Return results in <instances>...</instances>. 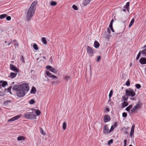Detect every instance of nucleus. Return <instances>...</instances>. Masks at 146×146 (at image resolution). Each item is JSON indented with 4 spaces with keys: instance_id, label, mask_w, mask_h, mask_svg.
Wrapping results in <instances>:
<instances>
[{
    "instance_id": "obj_1",
    "label": "nucleus",
    "mask_w": 146,
    "mask_h": 146,
    "mask_svg": "<svg viewBox=\"0 0 146 146\" xmlns=\"http://www.w3.org/2000/svg\"><path fill=\"white\" fill-rule=\"evenodd\" d=\"M13 89L17 91V96L18 97H22L25 94V91H28L29 88L28 84L24 83L20 85H14Z\"/></svg>"
},
{
    "instance_id": "obj_2",
    "label": "nucleus",
    "mask_w": 146,
    "mask_h": 146,
    "mask_svg": "<svg viewBox=\"0 0 146 146\" xmlns=\"http://www.w3.org/2000/svg\"><path fill=\"white\" fill-rule=\"evenodd\" d=\"M35 10L29 8L26 15V18L28 21H30L32 17Z\"/></svg>"
},
{
    "instance_id": "obj_3",
    "label": "nucleus",
    "mask_w": 146,
    "mask_h": 146,
    "mask_svg": "<svg viewBox=\"0 0 146 146\" xmlns=\"http://www.w3.org/2000/svg\"><path fill=\"white\" fill-rule=\"evenodd\" d=\"M125 95L128 97L131 96L133 97L136 95L135 92L131 88H129L128 89H126L125 90Z\"/></svg>"
},
{
    "instance_id": "obj_4",
    "label": "nucleus",
    "mask_w": 146,
    "mask_h": 146,
    "mask_svg": "<svg viewBox=\"0 0 146 146\" xmlns=\"http://www.w3.org/2000/svg\"><path fill=\"white\" fill-rule=\"evenodd\" d=\"M25 118L27 119H36V115L32 112H27L24 114Z\"/></svg>"
},
{
    "instance_id": "obj_5",
    "label": "nucleus",
    "mask_w": 146,
    "mask_h": 146,
    "mask_svg": "<svg viewBox=\"0 0 146 146\" xmlns=\"http://www.w3.org/2000/svg\"><path fill=\"white\" fill-rule=\"evenodd\" d=\"M87 51L88 54L90 56H92L94 53V51L92 48L90 46H88L87 47Z\"/></svg>"
},
{
    "instance_id": "obj_6",
    "label": "nucleus",
    "mask_w": 146,
    "mask_h": 146,
    "mask_svg": "<svg viewBox=\"0 0 146 146\" xmlns=\"http://www.w3.org/2000/svg\"><path fill=\"white\" fill-rule=\"evenodd\" d=\"M110 133L108 125L107 124L105 125L104 127L103 133L104 134L106 135L109 134Z\"/></svg>"
},
{
    "instance_id": "obj_7",
    "label": "nucleus",
    "mask_w": 146,
    "mask_h": 146,
    "mask_svg": "<svg viewBox=\"0 0 146 146\" xmlns=\"http://www.w3.org/2000/svg\"><path fill=\"white\" fill-rule=\"evenodd\" d=\"M46 74L48 77L51 78L52 80H56L58 79V78L55 75H52L51 73L49 71H46Z\"/></svg>"
},
{
    "instance_id": "obj_8",
    "label": "nucleus",
    "mask_w": 146,
    "mask_h": 146,
    "mask_svg": "<svg viewBox=\"0 0 146 146\" xmlns=\"http://www.w3.org/2000/svg\"><path fill=\"white\" fill-rule=\"evenodd\" d=\"M10 69L12 70L15 72H19V69L17 68L15 66L11 64H10Z\"/></svg>"
},
{
    "instance_id": "obj_9",
    "label": "nucleus",
    "mask_w": 146,
    "mask_h": 146,
    "mask_svg": "<svg viewBox=\"0 0 146 146\" xmlns=\"http://www.w3.org/2000/svg\"><path fill=\"white\" fill-rule=\"evenodd\" d=\"M46 68L47 70H48L54 73H56L57 72L56 69L52 68L51 66H47L46 67Z\"/></svg>"
},
{
    "instance_id": "obj_10",
    "label": "nucleus",
    "mask_w": 146,
    "mask_h": 146,
    "mask_svg": "<svg viewBox=\"0 0 146 146\" xmlns=\"http://www.w3.org/2000/svg\"><path fill=\"white\" fill-rule=\"evenodd\" d=\"M110 120V116L108 114H106L104 116V123H106L108 121H109Z\"/></svg>"
},
{
    "instance_id": "obj_11",
    "label": "nucleus",
    "mask_w": 146,
    "mask_h": 146,
    "mask_svg": "<svg viewBox=\"0 0 146 146\" xmlns=\"http://www.w3.org/2000/svg\"><path fill=\"white\" fill-rule=\"evenodd\" d=\"M37 4V1H35L33 2L31 4V6H30L29 8L32 9L33 10H34L35 11L36 10V5Z\"/></svg>"
},
{
    "instance_id": "obj_12",
    "label": "nucleus",
    "mask_w": 146,
    "mask_h": 146,
    "mask_svg": "<svg viewBox=\"0 0 146 146\" xmlns=\"http://www.w3.org/2000/svg\"><path fill=\"white\" fill-rule=\"evenodd\" d=\"M139 62L142 64H146V58L142 57L139 60Z\"/></svg>"
},
{
    "instance_id": "obj_13",
    "label": "nucleus",
    "mask_w": 146,
    "mask_h": 146,
    "mask_svg": "<svg viewBox=\"0 0 146 146\" xmlns=\"http://www.w3.org/2000/svg\"><path fill=\"white\" fill-rule=\"evenodd\" d=\"M142 105V104L140 102V100H139L138 103L136 104V105L134 107L139 110V109L140 106Z\"/></svg>"
},
{
    "instance_id": "obj_14",
    "label": "nucleus",
    "mask_w": 146,
    "mask_h": 146,
    "mask_svg": "<svg viewBox=\"0 0 146 146\" xmlns=\"http://www.w3.org/2000/svg\"><path fill=\"white\" fill-rule=\"evenodd\" d=\"M130 3L129 2L127 3L126 5L123 7V8L125 9L128 12H129V7Z\"/></svg>"
},
{
    "instance_id": "obj_15",
    "label": "nucleus",
    "mask_w": 146,
    "mask_h": 146,
    "mask_svg": "<svg viewBox=\"0 0 146 146\" xmlns=\"http://www.w3.org/2000/svg\"><path fill=\"white\" fill-rule=\"evenodd\" d=\"M18 72H15V73L11 72L10 73L9 77L11 78H13L16 77V76L17 73Z\"/></svg>"
},
{
    "instance_id": "obj_16",
    "label": "nucleus",
    "mask_w": 146,
    "mask_h": 146,
    "mask_svg": "<svg viewBox=\"0 0 146 146\" xmlns=\"http://www.w3.org/2000/svg\"><path fill=\"white\" fill-rule=\"evenodd\" d=\"M100 45V44L98 41L96 40L94 41V47L96 48H99V47Z\"/></svg>"
},
{
    "instance_id": "obj_17",
    "label": "nucleus",
    "mask_w": 146,
    "mask_h": 146,
    "mask_svg": "<svg viewBox=\"0 0 146 146\" xmlns=\"http://www.w3.org/2000/svg\"><path fill=\"white\" fill-rule=\"evenodd\" d=\"M91 0H84L83 3V5L84 6H86L88 5L90 2Z\"/></svg>"
},
{
    "instance_id": "obj_18",
    "label": "nucleus",
    "mask_w": 146,
    "mask_h": 146,
    "mask_svg": "<svg viewBox=\"0 0 146 146\" xmlns=\"http://www.w3.org/2000/svg\"><path fill=\"white\" fill-rule=\"evenodd\" d=\"M36 92V88L34 86H33L31 89V94H35Z\"/></svg>"
},
{
    "instance_id": "obj_19",
    "label": "nucleus",
    "mask_w": 146,
    "mask_h": 146,
    "mask_svg": "<svg viewBox=\"0 0 146 146\" xmlns=\"http://www.w3.org/2000/svg\"><path fill=\"white\" fill-rule=\"evenodd\" d=\"M138 110L133 107L131 110V113H134L137 112V111Z\"/></svg>"
},
{
    "instance_id": "obj_20",
    "label": "nucleus",
    "mask_w": 146,
    "mask_h": 146,
    "mask_svg": "<svg viewBox=\"0 0 146 146\" xmlns=\"http://www.w3.org/2000/svg\"><path fill=\"white\" fill-rule=\"evenodd\" d=\"M26 139L25 137L23 136H20L17 138V139L18 141L25 140Z\"/></svg>"
},
{
    "instance_id": "obj_21",
    "label": "nucleus",
    "mask_w": 146,
    "mask_h": 146,
    "mask_svg": "<svg viewBox=\"0 0 146 146\" xmlns=\"http://www.w3.org/2000/svg\"><path fill=\"white\" fill-rule=\"evenodd\" d=\"M140 51L143 55L146 56V48H145Z\"/></svg>"
},
{
    "instance_id": "obj_22",
    "label": "nucleus",
    "mask_w": 146,
    "mask_h": 146,
    "mask_svg": "<svg viewBox=\"0 0 146 146\" xmlns=\"http://www.w3.org/2000/svg\"><path fill=\"white\" fill-rule=\"evenodd\" d=\"M135 21V20L134 19H133L131 20V21L129 25V28L131 27L133 25V24L134 22Z\"/></svg>"
},
{
    "instance_id": "obj_23",
    "label": "nucleus",
    "mask_w": 146,
    "mask_h": 146,
    "mask_svg": "<svg viewBox=\"0 0 146 146\" xmlns=\"http://www.w3.org/2000/svg\"><path fill=\"white\" fill-rule=\"evenodd\" d=\"M7 16V15L6 14L1 15H0V19H2L6 17Z\"/></svg>"
},
{
    "instance_id": "obj_24",
    "label": "nucleus",
    "mask_w": 146,
    "mask_h": 146,
    "mask_svg": "<svg viewBox=\"0 0 146 146\" xmlns=\"http://www.w3.org/2000/svg\"><path fill=\"white\" fill-rule=\"evenodd\" d=\"M122 105L123 108L125 107L128 105V103L124 101L122 103Z\"/></svg>"
},
{
    "instance_id": "obj_25",
    "label": "nucleus",
    "mask_w": 146,
    "mask_h": 146,
    "mask_svg": "<svg viewBox=\"0 0 146 146\" xmlns=\"http://www.w3.org/2000/svg\"><path fill=\"white\" fill-rule=\"evenodd\" d=\"M132 105H130L126 108L125 110L128 111H129L130 109L132 108Z\"/></svg>"
},
{
    "instance_id": "obj_26",
    "label": "nucleus",
    "mask_w": 146,
    "mask_h": 146,
    "mask_svg": "<svg viewBox=\"0 0 146 146\" xmlns=\"http://www.w3.org/2000/svg\"><path fill=\"white\" fill-rule=\"evenodd\" d=\"M40 133L43 135H45L46 134V133L44 132L42 129L41 127H40Z\"/></svg>"
},
{
    "instance_id": "obj_27",
    "label": "nucleus",
    "mask_w": 146,
    "mask_h": 146,
    "mask_svg": "<svg viewBox=\"0 0 146 146\" xmlns=\"http://www.w3.org/2000/svg\"><path fill=\"white\" fill-rule=\"evenodd\" d=\"M42 41L43 43H44V44H47V42L46 41L45 38L44 37H43L42 38Z\"/></svg>"
},
{
    "instance_id": "obj_28",
    "label": "nucleus",
    "mask_w": 146,
    "mask_h": 146,
    "mask_svg": "<svg viewBox=\"0 0 146 146\" xmlns=\"http://www.w3.org/2000/svg\"><path fill=\"white\" fill-rule=\"evenodd\" d=\"M67 123L66 122H64L63 123V129L64 130H65L66 127Z\"/></svg>"
},
{
    "instance_id": "obj_29",
    "label": "nucleus",
    "mask_w": 146,
    "mask_h": 146,
    "mask_svg": "<svg viewBox=\"0 0 146 146\" xmlns=\"http://www.w3.org/2000/svg\"><path fill=\"white\" fill-rule=\"evenodd\" d=\"M20 117H21L20 115H17L15 116V117H13V119H14L15 120H16L18 119L19 118H20Z\"/></svg>"
},
{
    "instance_id": "obj_30",
    "label": "nucleus",
    "mask_w": 146,
    "mask_h": 146,
    "mask_svg": "<svg viewBox=\"0 0 146 146\" xmlns=\"http://www.w3.org/2000/svg\"><path fill=\"white\" fill-rule=\"evenodd\" d=\"M33 47L36 50H37L38 49V48L37 44H34L33 45Z\"/></svg>"
},
{
    "instance_id": "obj_31",
    "label": "nucleus",
    "mask_w": 146,
    "mask_h": 146,
    "mask_svg": "<svg viewBox=\"0 0 146 146\" xmlns=\"http://www.w3.org/2000/svg\"><path fill=\"white\" fill-rule=\"evenodd\" d=\"M122 99L124 101H127L128 99V97H126L125 96H123L122 97Z\"/></svg>"
},
{
    "instance_id": "obj_32",
    "label": "nucleus",
    "mask_w": 146,
    "mask_h": 146,
    "mask_svg": "<svg viewBox=\"0 0 146 146\" xmlns=\"http://www.w3.org/2000/svg\"><path fill=\"white\" fill-rule=\"evenodd\" d=\"M141 54H142V53H141V51H140L139 52V53L137 54V57L136 58V60H138V59H139V57H140V55H141Z\"/></svg>"
},
{
    "instance_id": "obj_33",
    "label": "nucleus",
    "mask_w": 146,
    "mask_h": 146,
    "mask_svg": "<svg viewBox=\"0 0 146 146\" xmlns=\"http://www.w3.org/2000/svg\"><path fill=\"white\" fill-rule=\"evenodd\" d=\"M13 42H14V45L15 47L16 46H18V43L17 42V41L16 40H13Z\"/></svg>"
},
{
    "instance_id": "obj_34",
    "label": "nucleus",
    "mask_w": 146,
    "mask_h": 146,
    "mask_svg": "<svg viewBox=\"0 0 146 146\" xmlns=\"http://www.w3.org/2000/svg\"><path fill=\"white\" fill-rule=\"evenodd\" d=\"M125 85L127 86H130V82L129 79H128L127 81L126 82Z\"/></svg>"
},
{
    "instance_id": "obj_35",
    "label": "nucleus",
    "mask_w": 146,
    "mask_h": 146,
    "mask_svg": "<svg viewBox=\"0 0 146 146\" xmlns=\"http://www.w3.org/2000/svg\"><path fill=\"white\" fill-rule=\"evenodd\" d=\"M3 87H4L6 85H7V83L6 81H3Z\"/></svg>"
},
{
    "instance_id": "obj_36",
    "label": "nucleus",
    "mask_w": 146,
    "mask_h": 146,
    "mask_svg": "<svg viewBox=\"0 0 146 146\" xmlns=\"http://www.w3.org/2000/svg\"><path fill=\"white\" fill-rule=\"evenodd\" d=\"M135 87L138 89H139L141 87V85L139 84H136Z\"/></svg>"
},
{
    "instance_id": "obj_37",
    "label": "nucleus",
    "mask_w": 146,
    "mask_h": 146,
    "mask_svg": "<svg viewBox=\"0 0 146 146\" xmlns=\"http://www.w3.org/2000/svg\"><path fill=\"white\" fill-rule=\"evenodd\" d=\"M113 142V140L112 139H110L109 140L108 142V144L110 145Z\"/></svg>"
},
{
    "instance_id": "obj_38",
    "label": "nucleus",
    "mask_w": 146,
    "mask_h": 146,
    "mask_svg": "<svg viewBox=\"0 0 146 146\" xmlns=\"http://www.w3.org/2000/svg\"><path fill=\"white\" fill-rule=\"evenodd\" d=\"M72 7L75 10H78L77 7L75 5H73L72 6Z\"/></svg>"
},
{
    "instance_id": "obj_39",
    "label": "nucleus",
    "mask_w": 146,
    "mask_h": 146,
    "mask_svg": "<svg viewBox=\"0 0 146 146\" xmlns=\"http://www.w3.org/2000/svg\"><path fill=\"white\" fill-rule=\"evenodd\" d=\"M70 78V76H65L64 77V79L66 80H68Z\"/></svg>"
},
{
    "instance_id": "obj_40",
    "label": "nucleus",
    "mask_w": 146,
    "mask_h": 146,
    "mask_svg": "<svg viewBox=\"0 0 146 146\" xmlns=\"http://www.w3.org/2000/svg\"><path fill=\"white\" fill-rule=\"evenodd\" d=\"M36 113L37 116H38L40 113V111L39 110H37L36 111Z\"/></svg>"
},
{
    "instance_id": "obj_41",
    "label": "nucleus",
    "mask_w": 146,
    "mask_h": 146,
    "mask_svg": "<svg viewBox=\"0 0 146 146\" xmlns=\"http://www.w3.org/2000/svg\"><path fill=\"white\" fill-rule=\"evenodd\" d=\"M113 91L111 90V91L110 92L109 95V98H111V96L113 95Z\"/></svg>"
},
{
    "instance_id": "obj_42",
    "label": "nucleus",
    "mask_w": 146,
    "mask_h": 146,
    "mask_svg": "<svg viewBox=\"0 0 146 146\" xmlns=\"http://www.w3.org/2000/svg\"><path fill=\"white\" fill-rule=\"evenodd\" d=\"M35 102V101L33 99H31L29 102V103L30 104H33Z\"/></svg>"
},
{
    "instance_id": "obj_43",
    "label": "nucleus",
    "mask_w": 146,
    "mask_h": 146,
    "mask_svg": "<svg viewBox=\"0 0 146 146\" xmlns=\"http://www.w3.org/2000/svg\"><path fill=\"white\" fill-rule=\"evenodd\" d=\"M56 4V3L55 1H52L50 3V5L52 6H55Z\"/></svg>"
},
{
    "instance_id": "obj_44",
    "label": "nucleus",
    "mask_w": 146,
    "mask_h": 146,
    "mask_svg": "<svg viewBox=\"0 0 146 146\" xmlns=\"http://www.w3.org/2000/svg\"><path fill=\"white\" fill-rule=\"evenodd\" d=\"M127 114L125 112H123L122 113V116L124 117H127Z\"/></svg>"
},
{
    "instance_id": "obj_45",
    "label": "nucleus",
    "mask_w": 146,
    "mask_h": 146,
    "mask_svg": "<svg viewBox=\"0 0 146 146\" xmlns=\"http://www.w3.org/2000/svg\"><path fill=\"white\" fill-rule=\"evenodd\" d=\"M6 19L7 20L9 21L11 20V17L10 16H8L6 17Z\"/></svg>"
},
{
    "instance_id": "obj_46",
    "label": "nucleus",
    "mask_w": 146,
    "mask_h": 146,
    "mask_svg": "<svg viewBox=\"0 0 146 146\" xmlns=\"http://www.w3.org/2000/svg\"><path fill=\"white\" fill-rule=\"evenodd\" d=\"M21 60L22 62H23V63H25V62L24 60V58L23 56H22L21 57Z\"/></svg>"
},
{
    "instance_id": "obj_47",
    "label": "nucleus",
    "mask_w": 146,
    "mask_h": 146,
    "mask_svg": "<svg viewBox=\"0 0 146 146\" xmlns=\"http://www.w3.org/2000/svg\"><path fill=\"white\" fill-rule=\"evenodd\" d=\"M115 128L112 125L111 127V128L110 129V132H111Z\"/></svg>"
},
{
    "instance_id": "obj_48",
    "label": "nucleus",
    "mask_w": 146,
    "mask_h": 146,
    "mask_svg": "<svg viewBox=\"0 0 146 146\" xmlns=\"http://www.w3.org/2000/svg\"><path fill=\"white\" fill-rule=\"evenodd\" d=\"M101 57L100 56H99L97 58V62H99L100 60L101 59Z\"/></svg>"
},
{
    "instance_id": "obj_49",
    "label": "nucleus",
    "mask_w": 146,
    "mask_h": 146,
    "mask_svg": "<svg viewBox=\"0 0 146 146\" xmlns=\"http://www.w3.org/2000/svg\"><path fill=\"white\" fill-rule=\"evenodd\" d=\"M135 127V125H133L132 126L131 128V131H134Z\"/></svg>"
},
{
    "instance_id": "obj_50",
    "label": "nucleus",
    "mask_w": 146,
    "mask_h": 146,
    "mask_svg": "<svg viewBox=\"0 0 146 146\" xmlns=\"http://www.w3.org/2000/svg\"><path fill=\"white\" fill-rule=\"evenodd\" d=\"M3 80H1V81H0V88H1V87H3Z\"/></svg>"
},
{
    "instance_id": "obj_51",
    "label": "nucleus",
    "mask_w": 146,
    "mask_h": 146,
    "mask_svg": "<svg viewBox=\"0 0 146 146\" xmlns=\"http://www.w3.org/2000/svg\"><path fill=\"white\" fill-rule=\"evenodd\" d=\"M15 121L14 119H13V117L11 119H9L8 120V122H10V121Z\"/></svg>"
},
{
    "instance_id": "obj_52",
    "label": "nucleus",
    "mask_w": 146,
    "mask_h": 146,
    "mask_svg": "<svg viewBox=\"0 0 146 146\" xmlns=\"http://www.w3.org/2000/svg\"><path fill=\"white\" fill-rule=\"evenodd\" d=\"M134 133V131H131L130 133V136L131 137H132V135Z\"/></svg>"
},
{
    "instance_id": "obj_53",
    "label": "nucleus",
    "mask_w": 146,
    "mask_h": 146,
    "mask_svg": "<svg viewBox=\"0 0 146 146\" xmlns=\"http://www.w3.org/2000/svg\"><path fill=\"white\" fill-rule=\"evenodd\" d=\"M105 38L107 39H108V41L109 40V38H110V36H109V35H108V34H106V36H105Z\"/></svg>"
},
{
    "instance_id": "obj_54",
    "label": "nucleus",
    "mask_w": 146,
    "mask_h": 146,
    "mask_svg": "<svg viewBox=\"0 0 146 146\" xmlns=\"http://www.w3.org/2000/svg\"><path fill=\"white\" fill-rule=\"evenodd\" d=\"M117 125V122H115L114 123V125H113V126L115 128L116 127Z\"/></svg>"
},
{
    "instance_id": "obj_55",
    "label": "nucleus",
    "mask_w": 146,
    "mask_h": 146,
    "mask_svg": "<svg viewBox=\"0 0 146 146\" xmlns=\"http://www.w3.org/2000/svg\"><path fill=\"white\" fill-rule=\"evenodd\" d=\"M12 88L11 86H10L8 88L7 90L8 91H11V89Z\"/></svg>"
},
{
    "instance_id": "obj_56",
    "label": "nucleus",
    "mask_w": 146,
    "mask_h": 146,
    "mask_svg": "<svg viewBox=\"0 0 146 146\" xmlns=\"http://www.w3.org/2000/svg\"><path fill=\"white\" fill-rule=\"evenodd\" d=\"M107 32H108V33H109V34H110L111 33V31L109 28H108Z\"/></svg>"
},
{
    "instance_id": "obj_57",
    "label": "nucleus",
    "mask_w": 146,
    "mask_h": 146,
    "mask_svg": "<svg viewBox=\"0 0 146 146\" xmlns=\"http://www.w3.org/2000/svg\"><path fill=\"white\" fill-rule=\"evenodd\" d=\"M57 82H58L57 81H52L51 82V83L52 84H56L57 83Z\"/></svg>"
},
{
    "instance_id": "obj_58",
    "label": "nucleus",
    "mask_w": 146,
    "mask_h": 146,
    "mask_svg": "<svg viewBox=\"0 0 146 146\" xmlns=\"http://www.w3.org/2000/svg\"><path fill=\"white\" fill-rule=\"evenodd\" d=\"M109 104L110 105V106H112L113 105V102L111 101L110 102Z\"/></svg>"
},
{
    "instance_id": "obj_59",
    "label": "nucleus",
    "mask_w": 146,
    "mask_h": 146,
    "mask_svg": "<svg viewBox=\"0 0 146 146\" xmlns=\"http://www.w3.org/2000/svg\"><path fill=\"white\" fill-rule=\"evenodd\" d=\"M126 142H127V140L126 139H125L124 141V145H126Z\"/></svg>"
},
{
    "instance_id": "obj_60",
    "label": "nucleus",
    "mask_w": 146,
    "mask_h": 146,
    "mask_svg": "<svg viewBox=\"0 0 146 146\" xmlns=\"http://www.w3.org/2000/svg\"><path fill=\"white\" fill-rule=\"evenodd\" d=\"M11 43H12V41L11 40L9 41L7 45L8 46Z\"/></svg>"
},
{
    "instance_id": "obj_61",
    "label": "nucleus",
    "mask_w": 146,
    "mask_h": 146,
    "mask_svg": "<svg viewBox=\"0 0 146 146\" xmlns=\"http://www.w3.org/2000/svg\"><path fill=\"white\" fill-rule=\"evenodd\" d=\"M130 99L131 100H135L136 99L134 97L133 98H130Z\"/></svg>"
},
{
    "instance_id": "obj_62",
    "label": "nucleus",
    "mask_w": 146,
    "mask_h": 146,
    "mask_svg": "<svg viewBox=\"0 0 146 146\" xmlns=\"http://www.w3.org/2000/svg\"><path fill=\"white\" fill-rule=\"evenodd\" d=\"M112 25H113V24H110V25H109V27L110 28H113V26H112Z\"/></svg>"
},
{
    "instance_id": "obj_63",
    "label": "nucleus",
    "mask_w": 146,
    "mask_h": 146,
    "mask_svg": "<svg viewBox=\"0 0 146 146\" xmlns=\"http://www.w3.org/2000/svg\"><path fill=\"white\" fill-rule=\"evenodd\" d=\"M126 10V9L125 8H123L122 10V11L124 12H125Z\"/></svg>"
},
{
    "instance_id": "obj_64",
    "label": "nucleus",
    "mask_w": 146,
    "mask_h": 146,
    "mask_svg": "<svg viewBox=\"0 0 146 146\" xmlns=\"http://www.w3.org/2000/svg\"><path fill=\"white\" fill-rule=\"evenodd\" d=\"M113 21H113V19H112V20L110 22V24H113Z\"/></svg>"
}]
</instances>
